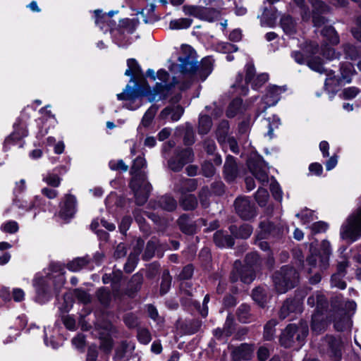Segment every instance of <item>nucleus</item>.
I'll list each match as a JSON object with an SVG mask.
<instances>
[{
    "label": "nucleus",
    "mask_w": 361,
    "mask_h": 361,
    "mask_svg": "<svg viewBox=\"0 0 361 361\" xmlns=\"http://www.w3.org/2000/svg\"><path fill=\"white\" fill-rule=\"evenodd\" d=\"M1 229L5 233H15L18 231L19 227L16 221H8L1 226Z\"/></svg>",
    "instance_id": "nucleus-60"
},
{
    "label": "nucleus",
    "mask_w": 361,
    "mask_h": 361,
    "mask_svg": "<svg viewBox=\"0 0 361 361\" xmlns=\"http://www.w3.org/2000/svg\"><path fill=\"white\" fill-rule=\"evenodd\" d=\"M322 35L334 45L339 43L338 35L332 26L324 27L322 30Z\"/></svg>",
    "instance_id": "nucleus-39"
},
{
    "label": "nucleus",
    "mask_w": 361,
    "mask_h": 361,
    "mask_svg": "<svg viewBox=\"0 0 361 361\" xmlns=\"http://www.w3.org/2000/svg\"><path fill=\"white\" fill-rule=\"evenodd\" d=\"M158 245L159 241L157 239L152 238L150 240H149L143 254L144 259L149 260L151 259L154 256Z\"/></svg>",
    "instance_id": "nucleus-48"
},
{
    "label": "nucleus",
    "mask_w": 361,
    "mask_h": 361,
    "mask_svg": "<svg viewBox=\"0 0 361 361\" xmlns=\"http://www.w3.org/2000/svg\"><path fill=\"white\" fill-rule=\"evenodd\" d=\"M225 178L229 180H233L238 176V167L233 157L228 155L226 157L224 166Z\"/></svg>",
    "instance_id": "nucleus-25"
},
{
    "label": "nucleus",
    "mask_w": 361,
    "mask_h": 361,
    "mask_svg": "<svg viewBox=\"0 0 361 361\" xmlns=\"http://www.w3.org/2000/svg\"><path fill=\"white\" fill-rule=\"evenodd\" d=\"M109 166L112 171L126 172L128 170V166L125 164L123 159L111 160L109 162Z\"/></svg>",
    "instance_id": "nucleus-54"
},
{
    "label": "nucleus",
    "mask_w": 361,
    "mask_h": 361,
    "mask_svg": "<svg viewBox=\"0 0 361 361\" xmlns=\"http://www.w3.org/2000/svg\"><path fill=\"white\" fill-rule=\"evenodd\" d=\"M97 297L99 302L105 307H107L111 300V293L106 288H101L97 291Z\"/></svg>",
    "instance_id": "nucleus-50"
},
{
    "label": "nucleus",
    "mask_w": 361,
    "mask_h": 361,
    "mask_svg": "<svg viewBox=\"0 0 361 361\" xmlns=\"http://www.w3.org/2000/svg\"><path fill=\"white\" fill-rule=\"evenodd\" d=\"M247 166L250 172L257 180L263 184L268 183V170L261 159H250L247 162Z\"/></svg>",
    "instance_id": "nucleus-15"
},
{
    "label": "nucleus",
    "mask_w": 361,
    "mask_h": 361,
    "mask_svg": "<svg viewBox=\"0 0 361 361\" xmlns=\"http://www.w3.org/2000/svg\"><path fill=\"white\" fill-rule=\"evenodd\" d=\"M309 329L306 322H301L299 326L289 324L284 329L280 337V342L285 348H290L295 342L301 345L308 334Z\"/></svg>",
    "instance_id": "nucleus-6"
},
{
    "label": "nucleus",
    "mask_w": 361,
    "mask_h": 361,
    "mask_svg": "<svg viewBox=\"0 0 361 361\" xmlns=\"http://www.w3.org/2000/svg\"><path fill=\"white\" fill-rule=\"evenodd\" d=\"M214 60L211 57L204 58L200 64H197V76L204 80L213 70Z\"/></svg>",
    "instance_id": "nucleus-26"
},
{
    "label": "nucleus",
    "mask_w": 361,
    "mask_h": 361,
    "mask_svg": "<svg viewBox=\"0 0 361 361\" xmlns=\"http://www.w3.org/2000/svg\"><path fill=\"white\" fill-rule=\"evenodd\" d=\"M340 74L341 76L337 78L334 71L327 74L325 80V85L330 87H337L341 85L342 82L350 83L352 77L356 74L354 66L350 62H342L340 65Z\"/></svg>",
    "instance_id": "nucleus-9"
},
{
    "label": "nucleus",
    "mask_w": 361,
    "mask_h": 361,
    "mask_svg": "<svg viewBox=\"0 0 361 361\" xmlns=\"http://www.w3.org/2000/svg\"><path fill=\"white\" fill-rule=\"evenodd\" d=\"M313 7L312 21L315 27L324 25L327 20L322 14L329 12V7L321 0H308Z\"/></svg>",
    "instance_id": "nucleus-14"
},
{
    "label": "nucleus",
    "mask_w": 361,
    "mask_h": 361,
    "mask_svg": "<svg viewBox=\"0 0 361 361\" xmlns=\"http://www.w3.org/2000/svg\"><path fill=\"white\" fill-rule=\"evenodd\" d=\"M241 104L242 100L240 99H236L233 100L227 109V116L230 118L234 117L238 113V111L240 110Z\"/></svg>",
    "instance_id": "nucleus-57"
},
{
    "label": "nucleus",
    "mask_w": 361,
    "mask_h": 361,
    "mask_svg": "<svg viewBox=\"0 0 361 361\" xmlns=\"http://www.w3.org/2000/svg\"><path fill=\"white\" fill-rule=\"evenodd\" d=\"M123 322L130 329L135 328L138 325L137 317L132 312L127 313L123 316Z\"/></svg>",
    "instance_id": "nucleus-62"
},
{
    "label": "nucleus",
    "mask_w": 361,
    "mask_h": 361,
    "mask_svg": "<svg viewBox=\"0 0 361 361\" xmlns=\"http://www.w3.org/2000/svg\"><path fill=\"white\" fill-rule=\"evenodd\" d=\"M322 55L328 60H334L339 59L341 56L340 52H336V50L331 47H325L322 49Z\"/></svg>",
    "instance_id": "nucleus-63"
},
{
    "label": "nucleus",
    "mask_w": 361,
    "mask_h": 361,
    "mask_svg": "<svg viewBox=\"0 0 361 361\" xmlns=\"http://www.w3.org/2000/svg\"><path fill=\"white\" fill-rule=\"evenodd\" d=\"M75 297L81 302L87 304L90 302V295L84 290L77 288L74 290Z\"/></svg>",
    "instance_id": "nucleus-64"
},
{
    "label": "nucleus",
    "mask_w": 361,
    "mask_h": 361,
    "mask_svg": "<svg viewBox=\"0 0 361 361\" xmlns=\"http://www.w3.org/2000/svg\"><path fill=\"white\" fill-rule=\"evenodd\" d=\"M183 111V109L180 105L167 106L161 111L160 117L163 119L177 121L182 116Z\"/></svg>",
    "instance_id": "nucleus-24"
},
{
    "label": "nucleus",
    "mask_w": 361,
    "mask_h": 361,
    "mask_svg": "<svg viewBox=\"0 0 361 361\" xmlns=\"http://www.w3.org/2000/svg\"><path fill=\"white\" fill-rule=\"evenodd\" d=\"M158 203L159 207L166 211H173L177 207V202L174 198L169 195H164L161 197Z\"/></svg>",
    "instance_id": "nucleus-36"
},
{
    "label": "nucleus",
    "mask_w": 361,
    "mask_h": 361,
    "mask_svg": "<svg viewBox=\"0 0 361 361\" xmlns=\"http://www.w3.org/2000/svg\"><path fill=\"white\" fill-rule=\"evenodd\" d=\"M259 260V256L256 252H250L246 255L245 266H242L240 261H235L231 274V281L236 282L240 280L244 283H250L255 278L252 267L257 264Z\"/></svg>",
    "instance_id": "nucleus-4"
},
{
    "label": "nucleus",
    "mask_w": 361,
    "mask_h": 361,
    "mask_svg": "<svg viewBox=\"0 0 361 361\" xmlns=\"http://www.w3.org/2000/svg\"><path fill=\"white\" fill-rule=\"evenodd\" d=\"M201 6L185 5L183 6V11L187 16H191L195 18H199L200 14Z\"/></svg>",
    "instance_id": "nucleus-58"
},
{
    "label": "nucleus",
    "mask_w": 361,
    "mask_h": 361,
    "mask_svg": "<svg viewBox=\"0 0 361 361\" xmlns=\"http://www.w3.org/2000/svg\"><path fill=\"white\" fill-rule=\"evenodd\" d=\"M200 19L212 22L219 16V12L212 8L201 7Z\"/></svg>",
    "instance_id": "nucleus-42"
},
{
    "label": "nucleus",
    "mask_w": 361,
    "mask_h": 361,
    "mask_svg": "<svg viewBox=\"0 0 361 361\" xmlns=\"http://www.w3.org/2000/svg\"><path fill=\"white\" fill-rule=\"evenodd\" d=\"M308 66L313 71L319 73H325L326 75L328 73H331V71L326 70L322 64V61L320 58H312L307 62Z\"/></svg>",
    "instance_id": "nucleus-47"
},
{
    "label": "nucleus",
    "mask_w": 361,
    "mask_h": 361,
    "mask_svg": "<svg viewBox=\"0 0 361 361\" xmlns=\"http://www.w3.org/2000/svg\"><path fill=\"white\" fill-rule=\"evenodd\" d=\"M192 23V20L187 18H182L171 20L169 27L172 30H181L188 28Z\"/></svg>",
    "instance_id": "nucleus-46"
},
{
    "label": "nucleus",
    "mask_w": 361,
    "mask_h": 361,
    "mask_svg": "<svg viewBox=\"0 0 361 361\" xmlns=\"http://www.w3.org/2000/svg\"><path fill=\"white\" fill-rule=\"evenodd\" d=\"M253 351L252 345L242 343L233 349L231 352L232 361L249 360L252 358Z\"/></svg>",
    "instance_id": "nucleus-19"
},
{
    "label": "nucleus",
    "mask_w": 361,
    "mask_h": 361,
    "mask_svg": "<svg viewBox=\"0 0 361 361\" xmlns=\"http://www.w3.org/2000/svg\"><path fill=\"white\" fill-rule=\"evenodd\" d=\"M307 304L316 307L315 312H322L327 307V300L322 293L316 292L307 298Z\"/></svg>",
    "instance_id": "nucleus-23"
},
{
    "label": "nucleus",
    "mask_w": 361,
    "mask_h": 361,
    "mask_svg": "<svg viewBox=\"0 0 361 361\" xmlns=\"http://www.w3.org/2000/svg\"><path fill=\"white\" fill-rule=\"evenodd\" d=\"M229 229L233 235L243 239L248 238L252 233V227L247 224H243L240 227L232 225Z\"/></svg>",
    "instance_id": "nucleus-30"
},
{
    "label": "nucleus",
    "mask_w": 361,
    "mask_h": 361,
    "mask_svg": "<svg viewBox=\"0 0 361 361\" xmlns=\"http://www.w3.org/2000/svg\"><path fill=\"white\" fill-rule=\"evenodd\" d=\"M214 242L220 247H231L234 245L233 238L222 231H218L214 234Z\"/></svg>",
    "instance_id": "nucleus-31"
},
{
    "label": "nucleus",
    "mask_w": 361,
    "mask_h": 361,
    "mask_svg": "<svg viewBox=\"0 0 361 361\" xmlns=\"http://www.w3.org/2000/svg\"><path fill=\"white\" fill-rule=\"evenodd\" d=\"M323 312H314L312 317V329L316 333H320L326 326V321L323 317Z\"/></svg>",
    "instance_id": "nucleus-34"
},
{
    "label": "nucleus",
    "mask_w": 361,
    "mask_h": 361,
    "mask_svg": "<svg viewBox=\"0 0 361 361\" xmlns=\"http://www.w3.org/2000/svg\"><path fill=\"white\" fill-rule=\"evenodd\" d=\"M183 58H185L188 60L197 59L196 52L191 46L187 44L182 45L180 55L178 57V61H180Z\"/></svg>",
    "instance_id": "nucleus-52"
},
{
    "label": "nucleus",
    "mask_w": 361,
    "mask_h": 361,
    "mask_svg": "<svg viewBox=\"0 0 361 361\" xmlns=\"http://www.w3.org/2000/svg\"><path fill=\"white\" fill-rule=\"evenodd\" d=\"M139 252L136 254H130L128 257L126 263L124 265V269L127 273H131L136 267L138 258L137 255Z\"/></svg>",
    "instance_id": "nucleus-56"
},
{
    "label": "nucleus",
    "mask_w": 361,
    "mask_h": 361,
    "mask_svg": "<svg viewBox=\"0 0 361 361\" xmlns=\"http://www.w3.org/2000/svg\"><path fill=\"white\" fill-rule=\"evenodd\" d=\"M171 276L168 270H165L162 274L161 282L160 286V293L166 294L170 289L171 285Z\"/></svg>",
    "instance_id": "nucleus-51"
},
{
    "label": "nucleus",
    "mask_w": 361,
    "mask_h": 361,
    "mask_svg": "<svg viewBox=\"0 0 361 361\" xmlns=\"http://www.w3.org/2000/svg\"><path fill=\"white\" fill-rule=\"evenodd\" d=\"M147 75L151 78L153 80H155L157 77L160 80V82H157L156 83L154 87V92L159 94L160 99L166 98L170 94L172 88L178 82L175 78H173L172 82H170L169 74L168 72L162 69L159 70L157 74L153 70L149 69L147 71Z\"/></svg>",
    "instance_id": "nucleus-8"
},
{
    "label": "nucleus",
    "mask_w": 361,
    "mask_h": 361,
    "mask_svg": "<svg viewBox=\"0 0 361 361\" xmlns=\"http://www.w3.org/2000/svg\"><path fill=\"white\" fill-rule=\"evenodd\" d=\"M135 350L133 343L123 341L116 348L114 361H127L132 356Z\"/></svg>",
    "instance_id": "nucleus-21"
},
{
    "label": "nucleus",
    "mask_w": 361,
    "mask_h": 361,
    "mask_svg": "<svg viewBox=\"0 0 361 361\" xmlns=\"http://www.w3.org/2000/svg\"><path fill=\"white\" fill-rule=\"evenodd\" d=\"M197 188V181L196 179H190L179 178L178 182L175 183L174 190L181 194L185 195V192L195 191Z\"/></svg>",
    "instance_id": "nucleus-22"
},
{
    "label": "nucleus",
    "mask_w": 361,
    "mask_h": 361,
    "mask_svg": "<svg viewBox=\"0 0 361 361\" xmlns=\"http://www.w3.org/2000/svg\"><path fill=\"white\" fill-rule=\"evenodd\" d=\"M179 71L183 74L197 76V59L188 60L183 58L179 61Z\"/></svg>",
    "instance_id": "nucleus-28"
},
{
    "label": "nucleus",
    "mask_w": 361,
    "mask_h": 361,
    "mask_svg": "<svg viewBox=\"0 0 361 361\" xmlns=\"http://www.w3.org/2000/svg\"><path fill=\"white\" fill-rule=\"evenodd\" d=\"M76 197L71 194L65 195L60 203L59 216L63 219L72 218L76 212Z\"/></svg>",
    "instance_id": "nucleus-13"
},
{
    "label": "nucleus",
    "mask_w": 361,
    "mask_h": 361,
    "mask_svg": "<svg viewBox=\"0 0 361 361\" xmlns=\"http://www.w3.org/2000/svg\"><path fill=\"white\" fill-rule=\"evenodd\" d=\"M234 324V319L232 315L228 314L226 317V322L223 327V329L224 330L225 337H229L231 336L235 329Z\"/></svg>",
    "instance_id": "nucleus-59"
},
{
    "label": "nucleus",
    "mask_w": 361,
    "mask_h": 361,
    "mask_svg": "<svg viewBox=\"0 0 361 361\" xmlns=\"http://www.w3.org/2000/svg\"><path fill=\"white\" fill-rule=\"evenodd\" d=\"M307 272L312 273L313 270H325L329 267L326 256H322L321 252L311 254L307 259Z\"/></svg>",
    "instance_id": "nucleus-18"
},
{
    "label": "nucleus",
    "mask_w": 361,
    "mask_h": 361,
    "mask_svg": "<svg viewBox=\"0 0 361 361\" xmlns=\"http://www.w3.org/2000/svg\"><path fill=\"white\" fill-rule=\"evenodd\" d=\"M145 166V159L142 157H137L134 159L130 171L132 178L129 185L138 205H143L147 201L152 189L150 183L147 180L146 173L142 171Z\"/></svg>",
    "instance_id": "nucleus-1"
},
{
    "label": "nucleus",
    "mask_w": 361,
    "mask_h": 361,
    "mask_svg": "<svg viewBox=\"0 0 361 361\" xmlns=\"http://www.w3.org/2000/svg\"><path fill=\"white\" fill-rule=\"evenodd\" d=\"M259 228H261V231L259 233L260 238H267L269 237L280 238L284 235L286 231V228L284 226L281 225H274L269 221H263L260 222Z\"/></svg>",
    "instance_id": "nucleus-12"
},
{
    "label": "nucleus",
    "mask_w": 361,
    "mask_h": 361,
    "mask_svg": "<svg viewBox=\"0 0 361 361\" xmlns=\"http://www.w3.org/2000/svg\"><path fill=\"white\" fill-rule=\"evenodd\" d=\"M302 312V302L298 298L287 299L285 300L279 311L281 319L291 317L292 314H298Z\"/></svg>",
    "instance_id": "nucleus-17"
},
{
    "label": "nucleus",
    "mask_w": 361,
    "mask_h": 361,
    "mask_svg": "<svg viewBox=\"0 0 361 361\" xmlns=\"http://www.w3.org/2000/svg\"><path fill=\"white\" fill-rule=\"evenodd\" d=\"M343 240L355 242L361 237V207L348 216L340 232Z\"/></svg>",
    "instance_id": "nucleus-7"
},
{
    "label": "nucleus",
    "mask_w": 361,
    "mask_h": 361,
    "mask_svg": "<svg viewBox=\"0 0 361 361\" xmlns=\"http://www.w3.org/2000/svg\"><path fill=\"white\" fill-rule=\"evenodd\" d=\"M212 126L211 118L207 115H200L199 118L198 133L205 135L209 133Z\"/></svg>",
    "instance_id": "nucleus-40"
},
{
    "label": "nucleus",
    "mask_w": 361,
    "mask_h": 361,
    "mask_svg": "<svg viewBox=\"0 0 361 361\" xmlns=\"http://www.w3.org/2000/svg\"><path fill=\"white\" fill-rule=\"evenodd\" d=\"M281 27L284 32L289 35H295L297 32V23L289 15H284L280 20Z\"/></svg>",
    "instance_id": "nucleus-29"
},
{
    "label": "nucleus",
    "mask_w": 361,
    "mask_h": 361,
    "mask_svg": "<svg viewBox=\"0 0 361 361\" xmlns=\"http://www.w3.org/2000/svg\"><path fill=\"white\" fill-rule=\"evenodd\" d=\"M209 195V190L208 187H203L201 188L199 192V198L200 201V204L203 208H207L209 204V202L208 200Z\"/></svg>",
    "instance_id": "nucleus-61"
},
{
    "label": "nucleus",
    "mask_w": 361,
    "mask_h": 361,
    "mask_svg": "<svg viewBox=\"0 0 361 361\" xmlns=\"http://www.w3.org/2000/svg\"><path fill=\"white\" fill-rule=\"evenodd\" d=\"M286 91L285 86L269 85L264 97V103L269 106H274L281 99V94Z\"/></svg>",
    "instance_id": "nucleus-20"
},
{
    "label": "nucleus",
    "mask_w": 361,
    "mask_h": 361,
    "mask_svg": "<svg viewBox=\"0 0 361 361\" xmlns=\"http://www.w3.org/2000/svg\"><path fill=\"white\" fill-rule=\"evenodd\" d=\"M245 85L243 84V74L238 73L236 77L235 82L232 85L233 87L238 88L239 93L246 94L248 92L247 84H250L254 90H258L262 87L269 80L267 73H260L256 75L255 68L253 63H248L245 66Z\"/></svg>",
    "instance_id": "nucleus-3"
},
{
    "label": "nucleus",
    "mask_w": 361,
    "mask_h": 361,
    "mask_svg": "<svg viewBox=\"0 0 361 361\" xmlns=\"http://www.w3.org/2000/svg\"><path fill=\"white\" fill-rule=\"evenodd\" d=\"M42 180L48 185L51 186L53 188L59 187L61 181V178L57 173L51 172L47 173V174L43 177Z\"/></svg>",
    "instance_id": "nucleus-53"
},
{
    "label": "nucleus",
    "mask_w": 361,
    "mask_h": 361,
    "mask_svg": "<svg viewBox=\"0 0 361 361\" xmlns=\"http://www.w3.org/2000/svg\"><path fill=\"white\" fill-rule=\"evenodd\" d=\"M234 207L238 216L245 220H250L256 216V211L247 197H238L235 200Z\"/></svg>",
    "instance_id": "nucleus-11"
},
{
    "label": "nucleus",
    "mask_w": 361,
    "mask_h": 361,
    "mask_svg": "<svg viewBox=\"0 0 361 361\" xmlns=\"http://www.w3.org/2000/svg\"><path fill=\"white\" fill-rule=\"evenodd\" d=\"M37 296L36 300L39 303H44L48 300V288L44 279H39L35 282Z\"/></svg>",
    "instance_id": "nucleus-32"
},
{
    "label": "nucleus",
    "mask_w": 361,
    "mask_h": 361,
    "mask_svg": "<svg viewBox=\"0 0 361 361\" xmlns=\"http://www.w3.org/2000/svg\"><path fill=\"white\" fill-rule=\"evenodd\" d=\"M178 225L180 229L186 234H192L195 231V226L190 222L187 214H183L178 219Z\"/></svg>",
    "instance_id": "nucleus-37"
},
{
    "label": "nucleus",
    "mask_w": 361,
    "mask_h": 361,
    "mask_svg": "<svg viewBox=\"0 0 361 361\" xmlns=\"http://www.w3.org/2000/svg\"><path fill=\"white\" fill-rule=\"evenodd\" d=\"M269 196V192L266 189L259 188L255 193V200L260 207H264L267 202Z\"/></svg>",
    "instance_id": "nucleus-55"
},
{
    "label": "nucleus",
    "mask_w": 361,
    "mask_h": 361,
    "mask_svg": "<svg viewBox=\"0 0 361 361\" xmlns=\"http://www.w3.org/2000/svg\"><path fill=\"white\" fill-rule=\"evenodd\" d=\"M88 257H78L68 263L67 268L72 271H78L88 264Z\"/></svg>",
    "instance_id": "nucleus-41"
},
{
    "label": "nucleus",
    "mask_w": 361,
    "mask_h": 361,
    "mask_svg": "<svg viewBox=\"0 0 361 361\" xmlns=\"http://www.w3.org/2000/svg\"><path fill=\"white\" fill-rule=\"evenodd\" d=\"M264 125L268 128L267 135L272 138L274 135V130L279 128L280 125V120L276 116L269 117L264 119Z\"/></svg>",
    "instance_id": "nucleus-45"
},
{
    "label": "nucleus",
    "mask_w": 361,
    "mask_h": 361,
    "mask_svg": "<svg viewBox=\"0 0 361 361\" xmlns=\"http://www.w3.org/2000/svg\"><path fill=\"white\" fill-rule=\"evenodd\" d=\"M253 300L261 307H264L267 301L266 290L262 287H257L252 290Z\"/></svg>",
    "instance_id": "nucleus-43"
},
{
    "label": "nucleus",
    "mask_w": 361,
    "mask_h": 361,
    "mask_svg": "<svg viewBox=\"0 0 361 361\" xmlns=\"http://www.w3.org/2000/svg\"><path fill=\"white\" fill-rule=\"evenodd\" d=\"M331 307L334 314L332 321L334 322V327L338 331H342L345 328L349 326L350 312L355 310L356 303L354 301H346L343 305L342 302V296H336L331 300ZM331 321V319H330Z\"/></svg>",
    "instance_id": "nucleus-2"
},
{
    "label": "nucleus",
    "mask_w": 361,
    "mask_h": 361,
    "mask_svg": "<svg viewBox=\"0 0 361 361\" xmlns=\"http://www.w3.org/2000/svg\"><path fill=\"white\" fill-rule=\"evenodd\" d=\"M197 204V200L194 195H183L180 199V204L185 211L195 209Z\"/></svg>",
    "instance_id": "nucleus-35"
},
{
    "label": "nucleus",
    "mask_w": 361,
    "mask_h": 361,
    "mask_svg": "<svg viewBox=\"0 0 361 361\" xmlns=\"http://www.w3.org/2000/svg\"><path fill=\"white\" fill-rule=\"evenodd\" d=\"M299 281V274L293 267L288 265L282 267L279 271L274 273L273 282L279 293H285L294 288Z\"/></svg>",
    "instance_id": "nucleus-5"
},
{
    "label": "nucleus",
    "mask_w": 361,
    "mask_h": 361,
    "mask_svg": "<svg viewBox=\"0 0 361 361\" xmlns=\"http://www.w3.org/2000/svg\"><path fill=\"white\" fill-rule=\"evenodd\" d=\"M345 58L351 61H355L359 56V50L352 44L345 43L342 45Z\"/></svg>",
    "instance_id": "nucleus-38"
},
{
    "label": "nucleus",
    "mask_w": 361,
    "mask_h": 361,
    "mask_svg": "<svg viewBox=\"0 0 361 361\" xmlns=\"http://www.w3.org/2000/svg\"><path fill=\"white\" fill-rule=\"evenodd\" d=\"M237 317L238 320L243 323H247L250 321V307L246 304H242L237 310Z\"/></svg>",
    "instance_id": "nucleus-44"
},
{
    "label": "nucleus",
    "mask_w": 361,
    "mask_h": 361,
    "mask_svg": "<svg viewBox=\"0 0 361 361\" xmlns=\"http://www.w3.org/2000/svg\"><path fill=\"white\" fill-rule=\"evenodd\" d=\"M322 350L338 361L341 357V342L332 336H326L321 344Z\"/></svg>",
    "instance_id": "nucleus-16"
},
{
    "label": "nucleus",
    "mask_w": 361,
    "mask_h": 361,
    "mask_svg": "<svg viewBox=\"0 0 361 361\" xmlns=\"http://www.w3.org/2000/svg\"><path fill=\"white\" fill-rule=\"evenodd\" d=\"M193 159L194 154L192 149H176L173 155L168 161V166L171 170L178 172Z\"/></svg>",
    "instance_id": "nucleus-10"
},
{
    "label": "nucleus",
    "mask_w": 361,
    "mask_h": 361,
    "mask_svg": "<svg viewBox=\"0 0 361 361\" xmlns=\"http://www.w3.org/2000/svg\"><path fill=\"white\" fill-rule=\"evenodd\" d=\"M142 282V274L140 273L135 274L128 283V288L126 290V294L129 297L133 298L135 294L140 290Z\"/></svg>",
    "instance_id": "nucleus-27"
},
{
    "label": "nucleus",
    "mask_w": 361,
    "mask_h": 361,
    "mask_svg": "<svg viewBox=\"0 0 361 361\" xmlns=\"http://www.w3.org/2000/svg\"><path fill=\"white\" fill-rule=\"evenodd\" d=\"M276 324L277 322L275 319H271L265 324L263 334L265 340L271 341L274 338Z\"/></svg>",
    "instance_id": "nucleus-49"
},
{
    "label": "nucleus",
    "mask_w": 361,
    "mask_h": 361,
    "mask_svg": "<svg viewBox=\"0 0 361 361\" xmlns=\"http://www.w3.org/2000/svg\"><path fill=\"white\" fill-rule=\"evenodd\" d=\"M216 138L219 144L224 145L226 143V140L229 137V124L227 121H222L218 126L216 132Z\"/></svg>",
    "instance_id": "nucleus-33"
}]
</instances>
